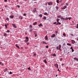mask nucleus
<instances>
[{
  "mask_svg": "<svg viewBox=\"0 0 78 78\" xmlns=\"http://www.w3.org/2000/svg\"><path fill=\"white\" fill-rule=\"evenodd\" d=\"M12 27H13L14 28H17V27L16 26V24L14 23H12Z\"/></svg>",
  "mask_w": 78,
  "mask_h": 78,
  "instance_id": "obj_1",
  "label": "nucleus"
},
{
  "mask_svg": "<svg viewBox=\"0 0 78 78\" xmlns=\"http://www.w3.org/2000/svg\"><path fill=\"white\" fill-rule=\"evenodd\" d=\"M54 66L55 67H56L57 69L58 68V64L56 63L55 64Z\"/></svg>",
  "mask_w": 78,
  "mask_h": 78,
  "instance_id": "obj_2",
  "label": "nucleus"
},
{
  "mask_svg": "<svg viewBox=\"0 0 78 78\" xmlns=\"http://www.w3.org/2000/svg\"><path fill=\"white\" fill-rule=\"evenodd\" d=\"M67 8V6L65 5L63 7H62L61 8V9H66V8Z\"/></svg>",
  "mask_w": 78,
  "mask_h": 78,
  "instance_id": "obj_3",
  "label": "nucleus"
},
{
  "mask_svg": "<svg viewBox=\"0 0 78 78\" xmlns=\"http://www.w3.org/2000/svg\"><path fill=\"white\" fill-rule=\"evenodd\" d=\"M48 5H53V3H52V2H48Z\"/></svg>",
  "mask_w": 78,
  "mask_h": 78,
  "instance_id": "obj_4",
  "label": "nucleus"
},
{
  "mask_svg": "<svg viewBox=\"0 0 78 78\" xmlns=\"http://www.w3.org/2000/svg\"><path fill=\"white\" fill-rule=\"evenodd\" d=\"M57 23L56 24V25H61V23L60 22H59V21L57 22Z\"/></svg>",
  "mask_w": 78,
  "mask_h": 78,
  "instance_id": "obj_5",
  "label": "nucleus"
},
{
  "mask_svg": "<svg viewBox=\"0 0 78 78\" xmlns=\"http://www.w3.org/2000/svg\"><path fill=\"white\" fill-rule=\"evenodd\" d=\"M19 18L20 19H21V20H22V19H23V17L22 16H19Z\"/></svg>",
  "mask_w": 78,
  "mask_h": 78,
  "instance_id": "obj_6",
  "label": "nucleus"
},
{
  "mask_svg": "<svg viewBox=\"0 0 78 78\" xmlns=\"http://www.w3.org/2000/svg\"><path fill=\"white\" fill-rule=\"evenodd\" d=\"M9 18L11 19H13L14 18V15H12L9 16Z\"/></svg>",
  "mask_w": 78,
  "mask_h": 78,
  "instance_id": "obj_7",
  "label": "nucleus"
},
{
  "mask_svg": "<svg viewBox=\"0 0 78 78\" xmlns=\"http://www.w3.org/2000/svg\"><path fill=\"white\" fill-rule=\"evenodd\" d=\"M71 42H72V44H75V41L74 40H71Z\"/></svg>",
  "mask_w": 78,
  "mask_h": 78,
  "instance_id": "obj_8",
  "label": "nucleus"
},
{
  "mask_svg": "<svg viewBox=\"0 0 78 78\" xmlns=\"http://www.w3.org/2000/svg\"><path fill=\"white\" fill-rule=\"evenodd\" d=\"M51 56H56V54H55V53L52 54H51Z\"/></svg>",
  "mask_w": 78,
  "mask_h": 78,
  "instance_id": "obj_9",
  "label": "nucleus"
},
{
  "mask_svg": "<svg viewBox=\"0 0 78 78\" xmlns=\"http://www.w3.org/2000/svg\"><path fill=\"white\" fill-rule=\"evenodd\" d=\"M60 19H61L62 20H65V18H64L62 17H60Z\"/></svg>",
  "mask_w": 78,
  "mask_h": 78,
  "instance_id": "obj_10",
  "label": "nucleus"
},
{
  "mask_svg": "<svg viewBox=\"0 0 78 78\" xmlns=\"http://www.w3.org/2000/svg\"><path fill=\"white\" fill-rule=\"evenodd\" d=\"M51 37H55V34H54L52 35H51Z\"/></svg>",
  "mask_w": 78,
  "mask_h": 78,
  "instance_id": "obj_11",
  "label": "nucleus"
},
{
  "mask_svg": "<svg viewBox=\"0 0 78 78\" xmlns=\"http://www.w3.org/2000/svg\"><path fill=\"white\" fill-rule=\"evenodd\" d=\"M59 50H61V44H59Z\"/></svg>",
  "mask_w": 78,
  "mask_h": 78,
  "instance_id": "obj_12",
  "label": "nucleus"
},
{
  "mask_svg": "<svg viewBox=\"0 0 78 78\" xmlns=\"http://www.w3.org/2000/svg\"><path fill=\"white\" fill-rule=\"evenodd\" d=\"M44 38L46 40H48V38L47 37V35H46L45 37Z\"/></svg>",
  "mask_w": 78,
  "mask_h": 78,
  "instance_id": "obj_13",
  "label": "nucleus"
},
{
  "mask_svg": "<svg viewBox=\"0 0 78 78\" xmlns=\"http://www.w3.org/2000/svg\"><path fill=\"white\" fill-rule=\"evenodd\" d=\"M74 60H76V61H78V58H74Z\"/></svg>",
  "mask_w": 78,
  "mask_h": 78,
  "instance_id": "obj_14",
  "label": "nucleus"
},
{
  "mask_svg": "<svg viewBox=\"0 0 78 78\" xmlns=\"http://www.w3.org/2000/svg\"><path fill=\"white\" fill-rule=\"evenodd\" d=\"M39 27H43V25L42 24V23H41L40 24L38 25Z\"/></svg>",
  "mask_w": 78,
  "mask_h": 78,
  "instance_id": "obj_15",
  "label": "nucleus"
},
{
  "mask_svg": "<svg viewBox=\"0 0 78 78\" xmlns=\"http://www.w3.org/2000/svg\"><path fill=\"white\" fill-rule=\"evenodd\" d=\"M0 65H1L2 66H4L3 64V63H2V62H0Z\"/></svg>",
  "mask_w": 78,
  "mask_h": 78,
  "instance_id": "obj_16",
  "label": "nucleus"
},
{
  "mask_svg": "<svg viewBox=\"0 0 78 78\" xmlns=\"http://www.w3.org/2000/svg\"><path fill=\"white\" fill-rule=\"evenodd\" d=\"M37 24V22H35V23H33V25L34 26L36 25Z\"/></svg>",
  "mask_w": 78,
  "mask_h": 78,
  "instance_id": "obj_17",
  "label": "nucleus"
},
{
  "mask_svg": "<svg viewBox=\"0 0 78 78\" xmlns=\"http://www.w3.org/2000/svg\"><path fill=\"white\" fill-rule=\"evenodd\" d=\"M67 45H69V46H72V44H70V43H68L67 44Z\"/></svg>",
  "mask_w": 78,
  "mask_h": 78,
  "instance_id": "obj_18",
  "label": "nucleus"
},
{
  "mask_svg": "<svg viewBox=\"0 0 78 78\" xmlns=\"http://www.w3.org/2000/svg\"><path fill=\"white\" fill-rule=\"evenodd\" d=\"M44 19L45 20H46L47 19V17L46 16H44L43 18L42 19Z\"/></svg>",
  "mask_w": 78,
  "mask_h": 78,
  "instance_id": "obj_19",
  "label": "nucleus"
},
{
  "mask_svg": "<svg viewBox=\"0 0 78 78\" xmlns=\"http://www.w3.org/2000/svg\"><path fill=\"white\" fill-rule=\"evenodd\" d=\"M44 62L45 63V64H47V61H46V59L44 60Z\"/></svg>",
  "mask_w": 78,
  "mask_h": 78,
  "instance_id": "obj_20",
  "label": "nucleus"
},
{
  "mask_svg": "<svg viewBox=\"0 0 78 78\" xmlns=\"http://www.w3.org/2000/svg\"><path fill=\"white\" fill-rule=\"evenodd\" d=\"M16 47H17V48H19V49L20 48H19V46H18L17 44H16Z\"/></svg>",
  "mask_w": 78,
  "mask_h": 78,
  "instance_id": "obj_21",
  "label": "nucleus"
},
{
  "mask_svg": "<svg viewBox=\"0 0 78 78\" xmlns=\"http://www.w3.org/2000/svg\"><path fill=\"white\" fill-rule=\"evenodd\" d=\"M55 8H56L57 10H58V9H59V7L57 6H56L55 7Z\"/></svg>",
  "mask_w": 78,
  "mask_h": 78,
  "instance_id": "obj_22",
  "label": "nucleus"
},
{
  "mask_svg": "<svg viewBox=\"0 0 78 78\" xmlns=\"http://www.w3.org/2000/svg\"><path fill=\"white\" fill-rule=\"evenodd\" d=\"M29 41V40H24V42H27Z\"/></svg>",
  "mask_w": 78,
  "mask_h": 78,
  "instance_id": "obj_23",
  "label": "nucleus"
},
{
  "mask_svg": "<svg viewBox=\"0 0 78 78\" xmlns=\"http://www.w3.org/2000/svg\"><path fill=\"white\" fill-rule=\"evenodd\" d=\"M44 15H48V13L46 12H45L44 13Z\"/></svg>",
  "mask_w": 78,
  "mask_h": 78,
  "instance_id": "obj_24",
  "label": "nucleus"
},
{
  "mask_svg": "<svg viewBox=\"0 0 78 78\" xmlns=\"http://www.w3.org/2000/svg\"><path fill=\"white\" fill-rule=\"evenodd\" d=\"M39 16H40V17H42V14H41L39 15Z\"/></svg>",
  "mask_w": 78,
  "mask_h": 78,
  "instance_id": "obj_25",
  "label": "nucleus"
},
{
  "mask_svg": "<svg viewBox=\"0 0 78 78\" xmlns=\"http://www.w3.org/2000/svg\"><path fill=\"white\" fill-rule=\"evenodd\" d=\"M64 65H65V63H64V62H62V66H63Z\"/></svg>",
  "mask_w": 78,
  "mask_h": 78,
  "instance_id": "obj_26",
  "label": "nucleus"
},
{
  "mask_svg": "<svg viewBox=\"0 0 78 78\" xmlns=\"http://www.w3.org/2000/svg\"><path fill=\"white\" fill-rule=\"evenodd\" d=\"M47 8L48 9H50V8H51V7L50 6L47 7Z\"/></svg>",
  "mask_w": 78,
  "mask_h": 78,
  "instance_id": "obj_27",
  "label": "nucleus"
},
{
  "mask_svg": "<svg viewBox=\"0 0 78 78\" xmlns=\"http://www.w3.org/2000/svg\"><path fill=\"white\" fill-rule=\"evenodd\" d=\"M56 48L58 50H59V48L58 46H57Z\"/></svg>",
  "mask_w": 78,
  "mask_h": 78,
  "instance_id": "obj_28",
  "label": "nucleus"
},
{
  "mask_svg": "<svg viewBox=\"0 0 78 78\" xmlns=\"http://www.w3.org/2000/svg\"><path fill=\"white\" fill-rule=\"evenodd\" d=\"M9 18L7 17L6 18V19L5 20H7V21H9Z\"/></svg>",
  "mask_w": 78,
  "mask_h": 78,
  "instance_id": "obj_29",
  "label": "nucleus"
},
{
  "mask_svg": "<svg viewBox=\"0 0 78 78\" xmlns=\"http://www.w3.org/2000/svg\"><path fill=\"white\" fill-rule=\"evenodd\" d=\"M3 36H6V33H5L4 34Z\"/></svg>",
  "mask_w": 78,
  "mask_h": 78,
  "instance_id": "obj_30",
  "label": "nucleus"
},
{
  "mask_svg": "<svg viewBox=\"0 0 78 78\" xmlns=\"http://www.w3.org/2000/svg\"><path fill=\"white\" fill-rule=\"evenodd\" d=\"M33 30V29H30V30H29V32H31Z\"/></svg>",
  "mask_w": 78,
  "mask_h": 78,
  "instance_id": "obj_31",
  "label": "nucleus"
},
{
  "mask_svg": "<svg viewBox=\"0 0 78 78\" xmlns=\"http://www.w3.org/2000/svg\"><path fill=\"white\" fill-rule=\"evenodd\" d=\"M56 2L57 3H59V0H57Z\"/></svg>",
  "mask_w": 78,
  "mask_h": 78,
  "instance_id": "obj_32",
  "label": "nucleus"
},
{
  "mask_svg": "<svg viewBox=\"0 0 78 78\" xmlns=\"http://www.w3.org/2000/svg\"><path fill=\"white\" fill-rule=\"evenodd\" d=\"M25 38H26V39L27 40H29L28 37H26Z\"/></svg>",
  "mask_w": 78,
  "mask_h": 78,
  "instance_id": "obj_33",
  "label": "nucleus"
},
{
  "mask_svg": "<svg viewBox=\"0 0 78 78\" xmlns=\"http://www.w3.org/2000/svg\"><path fill=\"white\" fill-rule=\"evenodd\" d=\"M53 25H56V24H57V22H55L53 23Z\"/></svg>",
  "mask_w": 78,
  "mask_h": 78,
  "instance_id": "obj_34",
  "label": "nucleus"
},
{
  "mask_svg": "<svg viewBox=\"0 0 78 78\" xmlns=\"http://www.w3.org/2000/svg\"><path fill=\"white\" fill-rule=\"evenodd\" d=\"M58 72L59 73L61 72V71L59 70V69H58Z\"/></svg>",
  "mask_w": 78,
  "mask_h": 78,
  "instance_id": "obj_35",
  "label": "nucleus"
},
{
  "mask_svg": "<svg viewBox=\"0 0 78 78\" xmlns=\"http://www.w3.org/2000/svg\"><path fill=\"white\" fill-rule=\"evenodd\" d=\"M60 17H61V15H59V16H58V18H60Z\"/></svg>",
  "mask_w": 78,
  "mask_h": 78,
  "instance_id": "obj_36",
  "label": "nucleus"
},
{
  "mask_svg": "<svg viewBox=\"0 0 78 78\" xmlns=\"http://www.w3.org/2000/svg\"><path fill=\"white\" fill-rule=\"evenodd\" d=\"M68 18H67V17H66L65 19V20H68Z\"/></svg>",
  "mask_w": 78,
  "mask_h": 78,
  "instance_id": "obj_37",
  "label": "nucleus"
},
{
  "mask_svg": "<svg viewBox=\"0 0 78 78\" xmlns=\"http://www.w3.org/2000/svg\"><path fill=\"white\" fill-rule=\"evenodd\" d=\"M12 74V72L10 71L9 73V74Z\"/></svg>",
  "mask_w": 78,
  "mask_h": 78,
  "instance_id": "obj_38",
  "label": "nucleus"
},
{
  "mask_svg": "<svg viewBox=\"0 0 78 78\" xmlns=\"http://www.w3.org/2000/svg\"><path fill=\"white\" fill-rule=\"evenodd\" d=\"M9 32H10L9 30H8L6 32V33H9Z\"/></svg>",
  "mask_w": 78,
  "mask_h": 78,
  "instance_id": "obj_39",
  "label": "nucleus"
},
{
  "mask_svg": "<svg viewBox=\"0 0 78 78\" xmlns=\"http://www.w3.org/2000/svg\"><path fill=\"white\" fill-rule=\"evenodd\" d=\"M16 6H17V7H18V8H20V6L19 5H16Z\"/></svg>",
  "mask_w": 78,
  "mask_h": 78,
  "instance_id": "obj_40",
  "label": "nucleus"
},
{
  "mask_svg": "<svg viewBox=\"0 0 78 78\" xmlns=\"http://www.w3.org/2000/svg\"><path fill=\"white\" fill-rule=\"evenodd\" d=\"M29 27L30 28H32V25H30L29 26Z\"/></svg>",
  "mask_w": 78,
  "mask_h": 78,
  "instance_id": "obj_41",
  "label": "nucleus"
},
{
  "mask_svg": "<svg viewBox=\"0 0 78 78\" xmlns=\"http://www.w3.org/2000/svg\"><path fill=\"white\" fill-rule=\"evenodd\" d=\"M5 27L6 28H7V25L5 24Z\"/></svg>",
  "mask_w": 78,
  "mask_h": 78,
  "instance_id": "obj_42",
  "label": "nucleus"
},
{
  "mask_svg": "<svg viewBox=\"0 0 78 78\" xmlns=\"http://www.w3.org/2000/svg\"><path fill=\"white\" fill-rule=\"evenodd\" d=\"M27 69H28V70H31V69L30 68V67H29V68H28Z\"/></svg>",
  "mask_w": 78,
  "mask_h": 78,
  "instance_id": "obj_43",
  "label": "nucleus"
},
{
  "mask_svg": "<svg viewBox=\"0 0 78 78\" xmlns=\"http://www.w3.org/2000/svg\"><path fill=\"white\" fill-rule=\"evenodd\" d=\"M72 52H73V51H74V49H72Z\"/></svg>",
  "mask_w": 78,
  "mask_h": 78,
  "instance_id": "obj_44",
  "label": "nucleus"
},
{
  "mask_svg": "<svg viewBox=\"0 0 78 78\" xmlns=\"http://www.w3.org/2000/svg\"><path fill=\"white\" fill-rule=\"evenodd\" d=\"M63 36H66V34H65V33H63Z\"/></svg>",
  "mask_w": 78,
  "mask_h": 78,
  "instance_id": "obj_45",
  "label": "nucleus"
},
{
  "mask_svg": "<svg viewBox=\"0 0 78 78\" xmlns=\"http://www.w3.org/2000/svg\"><path fill=\"white\" fill-rule=\"evenodd\" d=\"M46 48H48V46L47 45L46 46Z\"/></svg>",
  "mask_w": 78,
  "mask_h": 78,
  "instance_id": "obj_46",
  "label": "nucleus"
},
{
  "mask_svg": "<svg viewBox=\"0 0 78 78\" xmlns=\"http://www.w3.org/2000/svg\"><path fill=\"white\" fill-rule=\"evenodd\" d=\"M44 44H47V43L45 42V41H43Z\"/></svg>",
  "mask_w": 78,
  "mask_h": 78,
  "instance_id": "obj_47",
  "label": "nucleus"
},
{
  "mask_svg": "<svg viewBox=\"0 0 78 78\" xmlns=\"http://www.w3.org/2000/svg\"><path fill=\"white\" fill-rule=\"evenodd\" d=\"M76 28H78V24H77L76 25Z\"/></svg>",
  "mask_w": 78,
  "mask_h": 78,
  "instance_id": "obj_48",
  "label": "nucleus"
},
{
  "mask_svg": "<svg viewBox=\"0 0 78 78\" xmlns=\"http://www.w3.org/2000/svg\"><path fill=\"white\" fill-rule=\"evenodd\" d=\"M73 47H71V48H70V49H71V50H72V49H73Z\"/></svg>",
  "mask_w": 78,
  "mask_h": 78,
  "instance_id": "obj_49",
  "label": "nucleus"
},
{
  "mask_svg": "<svg viewBox=\"0 0 78 78\" xmlns=\"http://www.w3.org/2000/svg\"><path fill=\"white\" fill-rule=\"evenodd\" d=\"M26 14H26V13H24L23 14V16H26Z\"/></svg>",
  "mask_w": 78,
  "mask_h": 78,
  "instance_id": "obj_50",
  "label": "nucleus"
},
{
  "mask_svg": "<svg viewBox=\"0 0 78 78\" xmlns=\"http://www.w3.org/2000/svg\"><path fill=\"white\" fill-rule=\"evenodd\" d=\"M36 54H35V53L34 54V56H36Z\"/></svg>",
  "mask_w": 78,
  "mask_h": 78,
  "instance_id": "obj_51",
  "label": "nucleus"
},
{
  "mask_svg": "<svg viewBox=\"0 0 78 78\" xmlns=\"http://www.w3.org/2000/svg\"><path fill=\"white\" fill-rule=\"evenodd\" d=\"M70 35H71V36H73V34H71Z\"/></svg>",
  "mask_w": 78,
  "mask_h": 78,
  "instance_id": "obj_52",
  "label": "nucleus"
},
{
  "mask_svg": "<svg viewBox=\"0 0 78 78\" xmlns=\"http://www.w3.org/2000/svg\"><path fill=\"white\" fill-rule=\"evenodd\" d=\"M55 32L56 33V34H58V31H55Z\"/></svg>",
  "mask_w": 78,
  "mask_h": 78,
  "instance_id": "obj_53",
  "label": "nucleus"
},
{
  "mask_svg": "<svg viewBox=\"0 0 78 78\" xmlns=\"http://www.w3.org/2000/svg\"><path fill=\"white\" fill-rule=\"evenodd\" d=\"M34 9L35 10H34V12H36V8H35Z\"/></svg>",
  "mask_w": 78,
  "mask_h": 78,
  "instance_id": "obj_54",
  "label": "nucleus"
},
{
  "mask_svg": "<svg viewBox=\"0 0 78 78\" xmlns=\"http://www.w3.org/2000/svg\"><path fill=\"white\" fill-rule=\"evenodd\" d=\"M37 34H35V37H37Z\"/></svg>",
  "mask_w": 78,
  "mask_h": 78,
  "instance_id": "obj_55",
  "label": "nucleus"
},
{
  "mask_svg": "<svg viewBox=\"0 0 78 78\" xmlns=\"http://www.w3.org/2000/svg\"><path fill=\"white\" fill-rule=\"evenodd\" d=\"M72 23H73V24L74 25V24H75V23L73 21H72Z\"/></svg>",
  "mask_w": 78,
  "mask_h": 78,
  "instance_id": "obj_56",
  "label": "nucleus"
},
{
  "mask_svg": "<svg viewBox=\"0 0 78 78\" xmlns=\"http://www.w3.org/2000/svg\"><path fill=\"white\" fill-rule=\"evenodd\" d=\"M59 21H58V19L57 18V22H58Z\"/></svg>",
  "mask_w": 78,
  "mask_h": 78,
  "instance_id": "obj_57",
  "label": "nucleus"
},
{
  "mask_svg": "<svg viewBox=\"0 0 78 78\" xmlns=\"http://www.w3.org/2000/svg\"><path fill=\"white\" fill-rule=\"evenodd\" d=\"M68 19H69V20H70L71 19V18L70 17H68Z\"/></svg>",
  "mask_w": 78,
  "mask_h": 78,
  "instance_id": "obj_58",
  "label": "nucleus"
},
{
  "mask_svg": "<svg viewBox=\"0 0 78 78\" xmlns=\"http://www.w3.org/2000/svg\"><path fill=\"white\" fill-rule=\"evenodd\" d=\"M7 2V0H4V2Z\"/></svg>",
  "mask_w": 78,
  "mask_h": 78,
  "instance_id": "obj_59",
  "label": "nucleus"
},
{
  "mask_svg": "<svg viewBox=\"0 0 78 78\" xmlns=\"http://www.w3.org/2000/svg\"><path fill=\"white\" fill-rule=\"evenodd\" d=\"M5 7H8V6H7V5H5Z\"/></svg>",
  "mask_w": 78,
  "mask_h": 78,
  "instance_id": "obj_60",
  "label": "nucleus"
},
{
  "mask_svg": "<svg viewBox=\"0 0 78 78\" xmlns=\"http://www.w3.org/2000/svg\"><path fill=\"white\" fill-rule=\"evenodd\" d=\"M66 5H68V3H66Z\"/></svg>",
  "mask_w": 78,
  "mask_h": 78,
  "instance_id": "obj_61",
  "label": "nucleus"
},
{
  "mask_svg": "<svg viewBox=\"0 0 78 78\" xmlns=\"http://www.w3.org/2000/svg\"><path fill=\"white\" fill-rule=\"evenodd\" d=\"M27 45H28V44H29V43H27Z\"/></svg>",
  "mask_w": 78,
  "mask_h": 78,
  "instance_id": "obj_62",
  "label": "nucleus"
},
{
  "mask_svg": "<svg viewBox=\"0 0 78 78\" xmlns=\"http://www.w3.org/2000/svg\"><path fill=\"white\" fill-rule=\"evenodd\" d=\"M58 76V75H56V77Z\"/></svg>",
  "mask_w": 78,
  "mask_h": 78,
  "instance_id": "obj_63",
  "label": "nucleus"
},
{
  "mask_svg": "<svg viewBox=\"0 0 78 78\" xmlns=\"http://www.w3.org/2000/svg\"><path fill=\"white\" fill-rule=\"evenodd\" d=\"M65 43H64V44H63V45H65Z\"/></svg>",
  "mask_w": 78,
  "mask_h": 78,
  "instance_id": "obj_64",
  "label": "nucleus"
}]
</instances>
